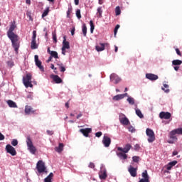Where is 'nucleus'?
<instances>
[{"instance_id":"41","label":"nucleus","mask_w":182,"mask_h":182,"mask_svg":"<svg viewBox=\"0 0 182 182\" xmlns=\"http://www.w3.org/2000/svg\"><path fill=\"white\" fill-rule=\"evenodd\" d=\"M132 160H133L134 163H139V160H140V157L136 156H133Z\"/></svg>"},{"instance_id":"16","label":"nucleus","mask_w":182,"mask_h":182,"mask_svg":"<svg viewBox=\"0 0 182 182\" xmlns=\"http://www.w3.org/2000/svg\"><path fill=\"white\" fill-rule=\"evenodd\" d=\"M102 143L105 147H109L112 143V139L107 136H104Z\"/></svg>"},{"instance_id":"9","label":"nucleus","mask_w":182,"mask_h":182,"mask_svg":"<svg viewBox=\"0 0 182 182\" xmlns=\"http://www.w3.org/2000/svg\"><path fill=\"white\" fill-rule=\"evenodd\" d=\"M34 60H35L36 65L40 69V70H41V72H44L45 69L42 65V61L39 60V56H38V55H36L34 56Z\"/></svg>"},{"instance_id":"35","label":"nucleus","mask_w":182,"mask_h":182,"mask_svg":"<svg viewBox=\"0 0 182 182\" xmlns=\"http://www.w3.org/2000/svg\"><path fill=\"white\" fill-rule=\"evenodd\" d=\"M50 57L54 58L55 59H59V56L58 55V52L53 51L50 53Z\"/></svg>"},{"instance_id":"7","label":"nucleus","mask_w":182,"mask_h":182,"mask_svg":"<svg viewBox=\"0 0 182 182\" xmlns=\"http://www.w3.org/2000/svg\"><path fill=\"white\" fill-rule=\"evenodd\" d=\"M119 122L120 124H123L124 126H128V124H130V121H129V119L126 117L124 114H119Z\"/></svg>"},{"instance_id":"26","label":"nucleus","mask_w":182,"mask_h":182,"mask_svg":"<svg viewBox=\"0 0 182 182\" xmlns=\"http://www.w3.org/2000/svg\"><path fill=\"white\" fill-rule=\"evenodd\" d=\"M7 104L9 105V107H18V105H16V103L11 100L7 101Z\"/></svg>"},{"instance_id":"43","label":"nucleus","mask_w":182,"mask_h":182,"mask_svg":"<svg viewBox=\"0 0 182 182\" xmlns=\"http://www.w3.org/2000/svg\"><path fill=\"white\" fill-rule=\"evenodd\" d=\"M11 144H12V146H18V140L13 139L11 141Z\"/></svg>"},{"instance_id":"25","label":"nucleus","mask_w":182,"mask_h":182,"mask_svg":"<svg viewBox=\"0 0 182 182\" xmlns=\"http://www.w3.org/2000/svg\"><path fill=\"white\" fill-rule=\"evenodd\" d=\"M53 80L55 83L59 84L62 83V78H60L58 75H53Z\"/></svg>"},{"instance_id":"53","label":"nucleus","mask_w":182,"mask_h":182,"mask_svg":"<svg viewBox=\"0 0 182 182\" xmlns=\"http://www.w3.org/2000/svg\"><path fill=\"white\" fill-rule=\"evenodd\" d=\"M75 31H76V29L75 28V27H73L71 30V35L72 36H73V35H75Z\"/></svg>"},{"instance_id":"23","label":"nucleus","mask_w":182,"mask_h":182,"mask_svg":"<svg viewBox=\"0 0 182 182\" xmlns=\"http://www.w3.org/2000/svg\"><path fill=\"white\" fill-rule=\"evenodd\" d=\"M63 147H65V145H63V143H60L59 146L55 148V150L58 153H62V151H63Z\"/></svg>"},{"instance_id":"11","label":"nucleus","mask_w":182,"mask_h":182,"mask_svg":"<svg viewBox=\"0 0 182 182\" xmlns=\"http://www.w3.org/2000/svg\"><path fill=\"white\" fill-rule=\"evenodd\" d=\"M130 149H132V145L130 144H127L124 148L117 147L118 151H121L122 153H129L130 151Z\"/></svg>"},{"instance_id":"30","label":"nucleus","mask_w":182,"mask_h":182,"mask_svg":"<svg viewBox=\"0 0 182 182\" xmlns=\"http://www.w3.org/2000/svg\"><path fill=\"white\" fill-rule=\"evenodd\" d=\"M112 99L113 100H115V101L122 100V99H123V95L122 94L117 95L114 96Z\"/></svg>"},{"instance_id":"51","label":"nucleus","mask_w":182,"mask_h":182,"mask_svg":"<svg viewBox=\"0 0 182 182\" xmlns=\"http://www.w3.org/2000/svg\"><path fill=\"white\" fill-rule=\"evenodd\" d=\"M176 52L178 56H181V53L180 52V50L178 48L176 49Z\"/></svg>"},{"instance_id":"17","label":"nucleus","mask_w":182,"mask_h":182,"mask_svg":"<svg viewBox=\"0 0 182 182\" xmlns=\"http://www.w3.org/2000/svg\"><path fill=\"white\" fill-rule=\"evenodd\" d=\"M80 132L85 136V137H89V134L92 133V128L80 129Z\"/></svg>"},{"instance_id":"40","label":"nucleus","mask_w":182,"mask_h":182,"mask_svg":"<svg viewBox=\"0 0 182 182\" xmlns=\"http://www.w3.org/2000/svg\"><path fill=\"white\" fill-rule=\"evenodd\" d=\"M75 15H76L77 19H80L82 18V15L80 14V9H77L76 11Z\"/></svg>"},{"instance_id":"15","label":"nucleus","mask_w":182,"mask_h":182,"mask_svg":"<svg viewBox=\"0 0 182 182\" xmlns=\"http://www.w3.org/2000/svg\"><path fill=\"white\" fill-rule=\"evenodd\" d=\"M109 77L111 82H113L115 85H117V83H119V82L121 80L120 77L114 73L111 74Z\"/></svg>"},{"instance_id":"55","label":"nucleus","mask_w":182,"mask_h":182,"mask_svg":"<svg viewBox=\"0 0 182 182\" xmlns=\"http://www.w3.org/2000/svg\"><path fill=\"white\" fill-rule=\"evenodd\" d=\"M62 54L66 55V48H63V47H62Z\"/></svg>"},{"instance_id":"5","label":"nucleus","mask_w":182,"mask_h":182,"mask_svg":"<svg viewBox=\"0 0 182 182\" xmlns=\"http://www.w3.org/2000/svg\"><path fill=\"white\" fill-rule=\"evenodd\" d=\"M146 136H148L149 143H153L156 140V136H154V132L152 129L147 128L146 130Z\"/></svg>"},{"instance_id":"3","label":"nucleus","mask_w":182,"mask_h":182,"mask_svg":"<svg viewBox=\"0 0 182 182\" xmlns=\"http://www.w3.org/2000/svg\"><path fill=\"white\" fill-rule=\"evenodd\" d=\"M32 75L27 74L26 77H23V83L25 87H33V85H32Z\"/></svg>"},{"instance_id":"38","label":"nucleus","mask_w":182,"mask_h":182,"mask_svg":"<svg viewBox=\"0 0 182 182\" xmlns=\"http://www.w3.org/2000/svg\"><path fill=\"white\" fill-rule=\"evenodd\" d=\"M162 90H164L166 93H168V92H170V90H168V85L164 84V87H162Z\"/></svg>"},{"instance_id":"62","label":"nucleus","mask_w":182,"mask_h":182,"mask_svg":"<svg viewBox=\"0 0 182 182\" xmlns=\"http://www.w3.org/2000/svg\"><path fill=\"white\" fill-rule=\"evenodd\" d=\"M50 68L52 69H54V70H56V68H55V65L53 64H51Z\"/></svg>"},{"instance_id":"57","label":"nucleus","mask_w":182,"mask_h":182,"mask_svg":"<svg viewBox=\"0 0 182 182\" xmlns=\"http://www.w3.org/2000/svg\"><path fill=\"white\" fill-rule=\"evenodd\" d=\"M117 28H114V36L116 37V35H117Z\"/></svg>"},{"instance_id":"46","label":"nucleus","mask_w":182,"mask_h":182,"mask_svg":"<svg viewBox=\"0 0 182 182\" xmlns=\"http://www.w3.org/2000/svg\"><path fill=\"white\" fill-rule=\"evenodd\" d=\"M102 134H103V133H102V132H98L95 133L96 137H101Z\"/></svg>"},{"instance_id":"56","label":"nucleus","mask_w":182,"mask_h":182,"mask_svg":"<svg viewBox=\"0 0 182 182\" xmlns=\"http://www.w3.org/2000/svg\"><path fill=\"white\" fill-rule=\"evenodd\" d=\"M53 38L54 42H58V39L56 38V34L53 35Z\"/></svg>"},{"instance_id":"29","label":"nucleus","mask_w":182,"mask_h":182,"mask_svg":"<svg viewBox=\"0 0 182 182\" xmlns=\"http://www.w3.org/2000/svg\"><path fill=\"white\" fill-rule=\"evenodd\" d=\"M97 11V18H102V14H103V10L102 9V6L98 7Z\"/></svg>"},{"instance_id":"52","label":"nucleus","mask_w":182,"mask_h":182,"mask_svg":"<svg viewBox=\"0 0 182 182\" xmlns=\"http://www.w3.org/2000/svg\"><path fill=\"white\" fill-rule=\"evenodd\" d=\"M140 149V145H139V144H136L135 146H134V150H139Z\"/></svg>"},{"instance_id":"13","label":"nucleus","mask_w":182,"mask_h":182,"mask_svg":"<svg viewBox=\"0 0 182 182\" xmlns=\"http://www.w3.org/2000/svg\"><path fill=\"white\" fill-rule=\"evenodd\" d=\"M99 177L100 180H106V178H107V172L106 171V168H101V170L99 172Z\"/></svg>"},{"instance_id":"24","label":"nucleus","mask_w":182,"mask_h":182,"mask_svg":"<svg viewBox=\"0 0 182 182\" xmlns=\"http://www.w3.org/2000/svg\"><path fill=\"white\" fill-rule=\"evenodd\" d=\"M118 157L121 159V160H127V154L124 152H119L117 154Z\"/></svg>"},{"instance_id":"63","label":"nucleus","mask_w":182,"mask_h":182,"mask_svg":"<svg viewBox=\"0 0 182 182\" xmlns=\"http://www.w3.org/2000/svg\"><path fill=\"white\" fill-rule=\"evenodd\" d=\"M114 52H117L119 50V48L117 46H114Z\"/></svg>"},{"instance_id":"12","label":"nucleus","mask_w":182,"mask_h":182,"mask_svg":"<svg viewBox=\"0 0 182 182\" xmlns=\"http://www.w3.org/2000/svg\"><path fill=\"white\" fill-rule=\"evenodd\" d=\"M6 150L7 153H9V154H11L12 156H16V150H15V148L11 146V144H7L6 146Z\"/></svg>"},{"instance_id":"28","label":"nucleus","mask_w":182,"mask_h":182,"mask_svg":"<svg viewBox=\"0 0 182 182\" xmlns=\"http://www.w3.org/2000/svg\"><path fill=\"white\" fill-rule=\"evenodd\" d=\"M58 66L60 70V72H65L66 71V68H65V65H63V63H58Z\"/></svg>"},{"instance_id":"42","label":"nucleus","mask_w":182,"mask_h":182,"mask_svg":"<svg viewBox=\"0 0 182 182\" xmlns=\"http://www.w3.org/2000/svg\"><path fill=\"white\" fill-rule=\"evenodd\" d=\"M70 14H72V7L68 8L67 11V18H70Z\"/></svg>"},{"instance_id":"36","label":"nucleus","mask_w":182,"mask_h":182,"mask_svg":"<svg viewBox=\"0 0 182 182\" xmlns=\"http://www.w3.org/2000/svg\"><path fill=\"white\" fill-rule=\"evenodd\" d=\"M122 14V11L120 10V6H117L115 8V15L116 16H119Z\"/></svg>"},{"instance_id":"45","label":"nucleus","mask_w":182,"mask_h":182,"mask_svg":"<svg viewBox=\"0 0 182 182\" xmlns=\"http://www.w3.org/2000/svg\"><path fill=\"white\" fill-rule=\"evenodd\" d=\"M169 164L172 167H174V166H176V164H177V161H173L169 162Z\"/></svg>"},{"instance_id":"44","label":"nucleus","mask_w":182,"mask_h":182,"mask_svg":"<svg viewBox=\"0 0 182 182\" xmlns=\"http://www.w3.org/2000/svg\"><path fill=\"white\" fill-rule=\"evenodd\" d=\"M128 129H129V132H131V133H134V132H136V129L133 127H129Z\"/></svg>"},{"instance_id":"39","label":"nucleus","mask_w":182,"mask_h":182,"mask_svg":"<svg viewBox=\"0 0 182 182\" xmlns=\"http://www.w3.org/2000/svg\"><path fill=\"white\" fill-rule=\"evenodd\" d=\"M127 100L129 103V105H134V98L129 97Z\"/></svg>"},{"instance_id":"49","label":"nucleus","mask_w":182,"mask_h":182,"mask_svg":"<svg viewBox=\"0 0 182 182\" xmlns=\"http://www.w3.org/2000/svg\"><path fill=\"white\" fill-rule=\"evenodd\" d=\"M5 140V136L0 132V141Z\"/></svg>"},{"instance_id":"47","label":"nucleus","mask_w":182,"mask_h":182,"mask_svg":"<svg viewBox=\"0 0 182 182\" xmlns=\"http://www.w3.org/2000/svg\"><path fill=\"white\" fill-rule=\"evenodd\" d=\"M171 168H173V166H171L170 165V164L168 163L167 165H166V170H171Z\"/></svg>"},{"instance_id":"2","label":"nucleus","mask_w":182,"mask_h":182,"mask_svg":"<svg viewBox=\"0 0 182 182\" xmlns=\"http://www.w3.org/2000/svg\"><path fill=\"white\" fill-rule=\"evenodd\" d=\"M26 144L28 150H29L30 153L31 154H36V147L33 146V143L32 142V139H31V136L27 137Z\"/></svg>"},{"instance_id":"50","label":"nucleus","mask_w":182,"mask_h":182,"mask_svg":"<svg viewBox=\"0 0 182 182\" xmlns=\"http://www.w3.org/2000/svg\"><path fill=\"white\" fill-rule=\"evenodd\" d=\"M90 168H95V164L90 162L89 164Z\"/></svg>"},{"instance_id":"33","label":"nucleus","mask_w":182,"mask_h":182,"mask_svg":"<svg viewBox=\"0 0 182 182\" xmlns=\"http://www.w3.org/2000/svg\"><path fill=\"white\" fill-rule=\"evenodd\" d=\"M182 61L181 60H174L172 61V65L174 66H179V65H181Z\"/></svg>"},{"instance_id":"27","label":"nucleus","mask_w":182,"mask_h":182,"mask_svg":"<svg viewBox=\"0 0 182 182\" xmlns=\"http://www.w3.org/2000/svg\"><path fill=\"white\" fill-rule=\"evenodd\" d=\"M53 177V173H50V174L44 179V181L52 182Z\"/></svg>"},{"instance_id":"58","label":"nucleus","mask_w":182,"mask_h":182,"mask_svg":"<svg viewBox=\"0 0 182 182\" xmlns=\"http://www.w3.org/2000/svg\"><path fill=\"white\" fill-rule=\"evenodd\" d=\"M178 154V152L177 151H173L172 156H177Z\"/></svg>"},{"instance_id":"19","label":"nucleus","mask_w":182,"mask_h":182,"mask_svg":"<svg viewBox=\"0 0 182 182\" xmlns=\"http://www.w3.org/2000/svg\"><path fill=\"white\" fill-rule=\"evenodd\" d=\"M107 45H109V44L100 43L99 45L95 46V49L97 52H102V51L105 50V48L106 46H107Z\"/></svg>"},{"instance_id":"14","label":"nucleus","mask_w":182,"mask_h":182,"mask_svg":"<svg viewBox=\"0 0 182 182\" xmlns=\"http://www.w3.org/2000/svg\"><path fill=\"white\" fill-rule=\"evenodd\" d=\"M160 119H164L165 120H168L171 117V113L168 112H161L159 114Z\"/></svg>"},{"instance_id":"59","label":"nucleus","mask_w":182,"mask_h":182,"mask_svg":"<svg viewBox=\"0 0 182 182\" xmlns=\"http://www.w3.org/2000/svg\"><path fill=\"white\" fill-rule=\"evenodd\" d=\"M47 52H48V53H49V55H50V53L53 52V51L50 50V47H48Z\"/></svg>"},{"instance_id":"6","label":"nucleus","mask_w":182,"mask_h":182,"mask_svg":"<svg viewBox=\"0 0 182 182\" xmlns=\"http://www.w3.org/2000/svg\"><path fill=\"white\" fill-rule=\"evenodd\" d=\"M176 134H182V128H178L176 129H173L170 132V137L173 139V140H177V137Z\"/></svg>"},{"instance_id":"60","label":"nucleus","mask_w":182,"mask_h":182,"mask_svg":"<svg viewBox=\"0 0 182 182\" xmlns=\"http://www.w3.org/2000/svg\"><path fill=\"white\" fill-rule=\"evenodd\" d=\"M75 5H79V0H74Z\"/></svg>"},{"instance_id":"48","label":"nucleus","mask_w":182,"mask_h":182,"mask_svg":"<svg viewBox=\"0 0 182 182\" xmlns=\"http://www.w3.org/2000/svg\"><path fill=\"white\" fill-rule=\"evenodd\" d=\"M7 65L8 66H10L11 68H12V66H14V63L12 61H8Z\"/></svg>"},{"instance_id":"18","label":"nucleus","mask_w":182,"mask_h":182,"mask_svg":"<svg viewBox=\"0 0 182 182\" xmlns=\"http://www.w3.org/2000/svg\"><path fill=\"white\" fill-rule=\"evenodd\" d=\"M129 173L131 174L132 177H136L137 176V168L130 166L128 168Z\"/></svg>"},{"instance_id":"20","label":"nucleus","mask_w":182,"mask_h":182,"mask_svg":"<svg viewBox=\"0 0 182 182\" xmlns=\"http://www.w3.org/2000/svg\"><path fill=\"white\" fill-rule=\"evenodd\" d=\"M146 77L149 80H157V79H159V75L151 73H147L146 74Z\"/></svg>"},{"instance_id":"10","label":"nucleus","mask_w":182,"mask_h":182,"mask_svg":"<svg viewBox=\"0 0 182 182\" xmlns=\"http://www.w3.org/2000/svg\"><path fill=\"white\" fill-rule=\"evenodd\" d=\"M141 176H142V178H141L139 182H150V176L147 173V170H145L141 173Z\"/></svg>"},{"instance_id":"34","label":"nucleus","mask_w":182,"mask_h":182,"mask_svg":"<svg viewBox=\"0 0 182 182\" xmlns=\"http://www.w3.org/2000/svg\"><path fill=\"white\" fill-rule=\"evenodd\" d=\"M136 114L137 115L138 117H139L140 119H143V117H144V116L143 115V114L141 113V111L139 109H136Z\"/></svg>"},{"instance_id":"32","label":"nucleus","mask_w":182,"mask_h":182,"mask_svg":"<svg viewBox=\"0 0 182 182\" xmlns=\"http://www.w3.org/2000/svg\"><path fill=\"white\" fill-rule=\"evenodd\" d=\"M82 33H83V36L86 37L87 33V27L85 23L82 25Z\"/></svg>"},{"instance_id":"54","label":"nucleus","mask_w":182,"mask_h":182,"mask_svg":"<svg viewBox=\"0 0 182 182\" xmlns=\"http://www.w3.org/2000/svg\"><path fill=\"white\" fill-rule=\"evenodd\" d=\"M47 134H49V136H52V134H53V132L50 130H47Z\"/></svg>"},{"instance_id":"1","label":"nucleus","mask_w":182,"mask_h":182,"mask_svg":"<svg viewBox=\"0 0 182 182\" xmlns=\"http://www.w3.org/2000/svg\"><path fill=\"white\" fill-rule=\"evenodd\" d=\"M16 22L14 21L11 22V24L10 26V28L7 32V36L10 39L12 43L13 48H14V50L16 53H18V50H19V36L18 35L15 34L14 33V31H15V28H16Z\"/></svg>"},{"instance_id":"61","label":"nucleus","mask_w":182,"mask_h":182,"mask_svg":"<svg viewBox=\"0 0 182 182\" xmlns=\"http://www.w3.org/2000/svg\"><path fill=\"white\" fill-rule=\"evenodd\" d=\"M82 113H80L77 116V119H80V117H82Z\"/></svg>"},{"instance_id":"8","label":"nucleus","mask_w":182,"mask_h":182,"mask_svg":"<svg viewBox=\"0 0 182 182\" xmlns=\"http://www.w3.org/2000/svg\"><path fill=\"white\" fill-rule=\"evenodd\" d=\"M31 49H38V44H36V31H33L32 41L31 43Z\"/></svg>"},{"instance_id":"64","label":"nucleus","mask_w":182,"mask_h":182,"mask_svg":"<svg viewBox=\"0 0 182 182\" xmlns=\"http://www.w3.org/2000/svg\"><path fill=\"white\" fill-rule=\"evenodd\" d=\"M178 69H180V67L178 66H175L174 67V70L177 72V70H178Z\"/></svg>"},{"instance_id":"37","label":"nucleus","mask_w":182,"mask_h":182,"mask_svg":"<svg viewBox=\"0 0 182 182\" xmlns=\"http://www.w3.org/2000/svg\"><path fill=\"white\" fill-rule=\"evenodd\" d=\"M90 32L91 33H93V31H95V24L93 23V21H90Z\"/></svg>"},{"instance_id":"31","label":"nucleus","mask_w":182,"mask_h":182,"mask_svg":"<svg viewBox=\"0 0 182 182\" xmlns=\"http://www.w3.org/2000/svg\"><path fill=\"white\" fill-rule=\"evenodd\" d=\"M50 9H49V7H47L43 13L42 14V18H45V16H48V15L49 14V12H50Z\"/></svg>"},{"instance_id":"4","label":"nucleus","mask_w":182,"mask_h":182,"mask_svg":"<svg viewBox=\"0 0 182 182\" xmlns=\"http://www.w3.org/2000/svg\"><path fill=\"white\" fill-rule=\"evenodd\" d=\"M36 168L38 173H48L46 171V166H45V162L43 161L40 160L37 162Z\"/></svg>"},{"instance_id":"21","label":"nucleus","mask_w":182,"mask_h":182,"mask_svg":"<svg viewBox=\"0 0 182 182\" xmlns=\"http://www.w3.org/2000/svg\"><path fill=\"white\" fill-rule=\"evenodd\" d=\"M35 112H36V110H34L33 108H32V107H31L29 105H26L25 107L26 114H29L30 113L35 114Z\"/></svg>"},{"instance_id":"22","label":"nucleus","mask_w":182,"mask_h":182,"mask_svg":"<svg viewBox=\"0 0 182 182\" xmlns=\"http://www.w3.org/2000/svg\"><path fill=\"white\" fill-rule=\"evenodd\" d=\"M63 49H70V45L69 42L66 41V36L63 37Z\"/></svg>"}]
</instances>
